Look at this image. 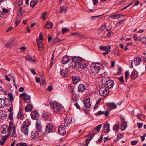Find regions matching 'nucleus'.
I'll return each instance as SVG.
<instances>
[{
    "mask_svg": "<svg viewBox=\"0 0 146 146\" xmlns=\"http://www.w3.org/2000/svg\"><path fill=\"white\" fill-rule=\"evenodd\" d=\"M72 62L70 66H71L73 68H75L77 69L79 68H81L82 63L81 62L82 58L79 57H73L72 58Z\"/></svg>",
    "mask_w": 146,
    "mask_h": 146,
    "instance_id": "1",
    "label": "nucleus"
},
{
    "mask_svg": "<svg viewBox=\"0 0 146 146\" xmlns=\"http://www.w3.org/2000/svg\"><path fill=\"white\" fill-rule=\"evenodd\" d=\"M31 122L28 119H26L23 123L21 129V132L27 135L28 133V127L30 125Z\"/></svg>",
    "mask_w": 146,
    "mask_h": 146,
    "instance_id": "2",
    "label": "nucleus"
},
{
    "mask_svg": "<svg viewBox=\"0 0 146 146\" xmlns=\"http://www.w3.org/2000/svg\"><path fill=\"white\" fill-rule=\"evenodd\" d=\"M13 125V123L11 122L9 125V126L4 125H2L1 128V131L2 133L10 134L11 127Z\"/></svg>",
    "mask_w": 146,
    "mask_h": 146,
    "instance_id": "3",
    "label": "nucleus"
},
{
    "mask_svg": "<svg viewBox=\"0 0 146 146\" xmlns=\"http://www.w3.org/2000/svg\"><path fill=\"white\" fill-rule=\"evenodd\" d=\"M51 108L54 110V112H57L60 111L61 108L60 105L56 102H50L49 103Z\"/></svg>",
    "mask_w": 146,
    "mask_h": 146,
    "instance_id": "4",
    "label": "nucleus"
},
{
    "mask_svg": "<svg viewBox=\"0 0 146 146\" xmlns=\"http://www.w3.org/2000/svg\"><path fill=\"white\" fill-rule=\"evenodd\" d=\"M99 92L100 95L104 96H106L109 93L108 89L104 86L99 89Z\"/></svg>",
    "mask_w": 146,
    "mask_h": 146,
    "instance_id": "5",
    "label": "nucleus"
},
{
    "mask_svg": "<svg viewBox=\"0 0 146 146\" xmlns=\"http://www.w3.org/2000/svg\"><path fill=\"white\" fill-rule=\"evenodd\" d=\"M98 63H96L94 65V64H93V67H92L91 69V72L94 74H96L99 72L100 68L96 65Z\"/></svg>",
    "mask_w": 146,
    "mask_h": 146,
    "instance_id": "6",
    "label": "nucleus"
},
{
    "mask_svg": "<svg viewBox=\"0 0 146 146\" xmlns=\"http://www.w3.org/2000/svg\"><path fill=\"white\" fill-rule=\"evenodd\" d=\"M66 127L65 125H62L58 128V132L59 134L62 135H64L66 133V131L65 129Z\"/></svg>",
    "mask_w": 146,
    "mask_h": 146,
    "instance_id": "7",
    "label": "nucleus"
},
{
    "mask_svg": "<svg viewBox=\"0 0 146 146\" xmlns=\"http://www.w3.org/2000/svg\"><path fill=\"white\" fill-rule=\"evenodd\" d=\"M20 96L21 97H24V100L27 103H29L30 102L31 97L29 95L24 93L21 94Z\"/></svg>",
    "mask_w": 146,
    "mask_h": 146,
    "instance_id": "8",
    "label": "nucleus"
},
{
    "mask_svg": "<svg viewBox=\"0 0 146 146\" xmlns=\"http://www.w3.org/2000/svg\"><path fill=\"white\" fill-rule=\"evenodd\" d=\"M114 85V82L112 80H110L107 81L104 86L108 89L112 88Z\"/></svg>",
    "mask_w": 146,
    "mask_h": 146,
    "instance_id": "9",
    "label": "nucleus"
},
{
    "mask_svg": "<svg viewBox=\"0 0 146 146\" xmlns=\"http://www.w3.org/2000/svg\"><path fill=\"white\" fill-rule=\"evenodd\" d=\"M52 129V125L50 123L47 125L45 130V134H47L50 133Z\"/></svg>",
    "mask_w": 146,
    "mask_h": 146,
    "instance_id": "10",
    "label": "nucleus"
},
{
    "mask_svg": "<svg viewBox=\"0 0 146 146\" xmlns=\"http://www.w3.org/2000/svg\"><path fill=\"white\" fill-rule=\"evenodd\" d=\"M110 124L107 122L105 123L103 127L104 128V132L105 133H108L110 130Z\"/></svg>",
    "mask_w": 146,
    "mask_h": 146,
    "instance_id": "11",
    "label": "nucleus"
},
{
    "mask_svg": "<svg viewBox=\"0 0 146 146\" xmlns=\"http://www.w3.org/2000/svg\"><path fill=\"white\" fill-rule=\"evenodd\" d=\"M39 136V134L38 131H33L31 133V137L32 138H36Z\"/></svg>",
    "mask_w": 146,
    "mask_h": 146,
    "instance_id": "12",
    "label": "nucleus"
},
{
    "mask_svg": "<svg viewBox=\"0 0 146 146\" xmlns=\"http://www.w3.org/2000/svg\"><path fill=\"white\" fill-rule=\"evenodd\" d=\"M84 103L85 106L87 108H89L91 106V102L89 99H85L84 101Z\"/></svg>",
    "mask_w": 146,
    "mask_h": 146,
    "instance_id": "13",
    "label": "nucleus"
},
{
    "mask_svg": "<svg viewBox=\"0 0 146 146\" xmlns=\"http://www.w3.org/2000/svg\"><path fill=\"white\" fill-rule=\"evenodd\" d=\"M70 58L69 57L65 56L62 59V62L63 64H65L68 63L69 61Z\"/></svg>",
    "mask_w": 146,
    "mask_h": 146,
    "instance_id": "14",
    "label": "nucleus"
},
{
    "mask_svg": "<svg viewBox=\"0 0 146 146\" xmlns=\"http://www.w3.org/2000/svg\"><path fill=\"white\" fill-rule=\"evenodd\" d=\"M138 77V72L135 70L133 71L131 75V78L133 79H135Z\"/></svg>",
    "mask_w": 146,
    "mask_h": 146,
    "instance_id": "15",
    "label": "nucleus"
},
{
    "mask_svg": "<svg viewBox=\"0 0 146 146\" xmlns=\"http://www.w3.org/2000/svg\"><path fill=\"white\" fill-rule=\"evenodd\" d=\"M85 86L83 84H80L78 86V90L79 92H83L85 90Z\"/></svg>",
    "mask_w": 146,
    "mask_h": 146,
    "instance_id": "16",
    "label": "nucleus"
},
{
    "mask_svg": "<svg viewBox=\"0 0 146 146\" xmlns=\"http://www.w3.org/2000/svg\"><path fill=\"white\" fill-rule=\"evenodd\" d=\"M37 44L38 47L40 50H43V45L42 44V42L39 40L37 39Z\"/></svg>",
    "mask_w": 146,
    "mask_h": 146,
    "instance_id": "17",
    "label": "nucleus"
},
{
    "mask_svg": "<svg viewBox=\"0 0 146 146\" xmlns=\"http://www.w3.org/2000/svg\"><path fill=\"white\" fill-rule=\"evenodd\" d=\"M53 26V24L51 22L48 21L46 23V25L45 26V28L48 29H51Z\"/></svg>",
    "mask_w": 146,
    "mask_h": 146,
    "instance_id": "18",
    "label": "nucleus"
},
{
    "mask_svg": "<svg viewBox=\"0 0 146 146\" xmlns=\"http://www.w3.org/2000/svg\"><path fill=\"white\" fill-rule=\"evenodd\" d=\"M80 80L79 76H75L72 77L73 82L74 84H76Z\"/></svg>",
    "mask_w": 146,
    "mask_h": 146,
    "instance_id": "19",
    "label": "nucleus"
},
{
    "mask_svg": "<svg viewBox=\"0 0 146 146\" xmlns=\"http://www.w3.org/2000/svg\"><path fill=\"white\" fill-rule=\"evenodd\" d=\"M141 59L139 57L136 58L134 60V62L136 65H138L141 62Z\"/></svg>",
    "mask_w": 146,
    "mask_h": 146,
    "instance_id": "20",
    "label": "nucleus"
},
{
    "mask_svg": "<svg viewBox=\"0 0 146 146\" xmlns=\"http://www.w3.org/2000/svg\"><path fill=\"white\" fill-rule=\"evenodd\" d=\"M64 121L65 123V126H68V125H70L72 124V122L71 120L68 119L67 117L66 118L64 119Z\"/></svg>",
    "mask_w": 146,
    "mask_h": 146,
    "instance_id": "21",
    "label": "nucleus"
},
{
    "mask_svg": "<svg viewBox=\"0 0 146 146\" xmlns=\"http://www.w3.org/2000/svg\"><path fill=\"white\" fill-rule=\"evenodd\" d=\"M127 122L126 121H123L121 123V129L122 130L124 131L125 130L127 127Z\"/></svg>",
    "mask_w": 146,
    "mask_h": 146,
    "instance_id": "22",
    "label": "nucleus"
},
{
    "mask_svg": "<svg viewBox=\"0 0 146 146\" xmlns=\"http://www.w3.org/2000/svg\"><path fill=\"white\" fill-rule=\"evenodd\" d=\"M108 106L111 110L115 109L117 108V106L113 103H109L108 104Z\"/></svg>",
    "mask_w": 146,
    "mask_h": 146,
    "instance_id": "23",
    "label": "nucleus"
},
{
    "mask_svg": "<svg viewBox=\"0 0 146 146\" xmlns=\"http://www.w3.org/2000/svg\"><path fill=\"white\" fill-rule=\"evenodd\" d=\"M33 107L31 105L28 104L25 108V110L26 112L31 111L32 110Z\"/></svg>",
    "mask_w": 146,
    "mask_h": 146,
    "instance_id": "24",
    "label": "nucleus"
},
{
    "mask_svg": "<svg viewBox=\"0 0 146 146\" xmlns=\"http://www.w3.org/2000/svg\"><path fill=\"white\" fill-rule=\"evenodd\" d=\"M5 105L6 104L5 100L0 98V108H3Z\"/></svg>",
    "mask_w": 146,
    "mask_h": 146,
    "instance_id": "25",
    "label": "nucleus"
},
{
    "mask_svg": "<svg viewBox=\"0 0 146 146\" xmlns=\"http://www.w3.org/2000/svg\"><path fill=\"white\" fill-rule=\"evenodd\" d=\"M42 116L44 120H47L49 117V113L48 112H44Z\"/></svg>",
    "mask_w": 146,
    "mask_h": 146,
    "instance_id": "26",
    "label": "nucleus"
},
{
    "mask_svg": "<svg viewBox=\"0 0 146 146\" xmlns=\"http://www.w3.org/2000/svg\"><path fill=\"white\" fill-rule=\"evenodd\" d=\"M13 133L12 134V137H16L17 136L16 133V126L15 125H13Z\"/></svg>",
    "mask_w": 146,
    "mask_h": 146,
    "instance_id": "27",
    "label": "nucleus"
},
{
    "mask_svg": "<svg viewBox=\"0 0 146 146\" xmlns=\"http://www.w3.org/2000/svg\"><path fill=\"white\" fill-rule=\"evenodd\" d=\"M72 35H73L75 36H79V37L80 38H86V37H84V35H80L79 33L77 32H75L74 33H73L72 34Z\"/></svg>",
    "mask_w": 146,
    "mask_h": 146,
    "instance_id": "28",
    "label": "nucleus"
},
{
    "mask_svg": "<svg viewBox=\"0 0 146 146\" xmlns=\"http://www.w3.org/2000/svg\"><path fill=\"white\" fill-rule=\"evenodd\" d=\"M34 112H31V116L33 120L37 119V117L39 116V115H35L33 114Z\"/></svg>",
    "mask_w": 146,
    "mask_h": 146,
    "instance_id": "29",
    "label": "nucleus"
},
{
    "mask_svg": "<svg viewBox=\"0 0 146 146\" xmlns=\"http://www.w3.org/2000/svg\"><path fill=\"white\" fill-rule=\"evenodd\" d=\"M123 135L120 133H119L118 134L117 136V137L116 139L114 140V142H116L119 139L123 137Z\"/></svg>",
    "mask_w": 146,
    "mask_h": 146,
    "instance_id": "30",
    "label": "nucleus"
},
{
    "mask_svg": "<svg viewBox=\"0 0 146 146\" xmlns=\"http://www.w3.org/2000/svg\"><path fill=\"white\" fill-rule=\"evenodd\" d=\"M8 95L9 98V100L10 101L11 103L12 101L13 100V95L11 93H8Z\"/></svg>",
    "mask_w": 146,
    "mask_h": 146,
    "instance_id": "31",
    "label": "nucleus"
},
{
    "mask_svg": "<svg viewBox=\"0 0 146 146\" xmlns=\"http://www.w3.org/2000/svg\"><path fill=\"white\" fill-rule=\"evenodd\" d=\"M61 75L64 77H66L67 75V72L65 71L64 70H62L61 71Z\"/></svg>",
    "mask_w": 146,
    "mask_h": 146,
    "instance_id": "32",
    "label": "nucleus"
},
{
    "mask_svg": "<svg viewBox=\"0 0 146 146\" xmlns=\"http://www.w3.org/2000/svg\"><path fill=\"white\" fill-rule=\"evenodd\" d=\"M16 146H28L25 143L21 142L16 144Z\"/></svg>",
    "mask_w": 146,
    "mask_h": 146,
    "instance_id": "33",
    "label": "nucleus"
},
{
    "mask_svg": "<svg viewBox=\"0 0 146 146\" xmlns=\"http://www.w3.org/2000/svg\"><path fill=\"white\" fill-rule=\"evenodd\" d=\"M138 40L143 43H146V38L143 37L141 38L138 39Z\"/></svg>",
    "mask_w": 146,
    "mask_h": 146,
    "instance_id": "34",
    "label": "nucleus"
},
{
    "mask_svg": "<svg viewBox=\"0 0 146 146\" xmlns=\"http://www.w3.org/2000/svg\"><path fill=\"white\" fill-rule=\"evenodd\" d=\"M60 13H62L63 12H64L65 13H66L67 11V9H66L65 8V7L61 6L60 7Z\"/></svg>",
    "mask_w": 146,
    "mask_h": 146,
    "instance_id": "35",
    "label": "nucleus"
},
{
    "mask_svg": "<svg viewBox=\"0 0 146 146\" xmlns=\"http://www.w3.org/2000/svg\"><path fill=\"white\" fill-rule=\"evenodd\" d=\"M111 47V46H110L108 48V49H107V50L104 53H103L102 54H104V55H106L109 52H110V48Z\"/></svg>",
    "mask_w": 146,
    "mask_h": 146,
    "instance_id": "36",
    "label": "nucleus"
},
{
    "mask_svg": "<svg viewBox=\"0 0 146 146\" xmlns=\"http://www.w3.org/2000/svg\"><path fill=\"white\" fill-rule=\"evenodd\" d=\"M119 125L118 124H115L113 127V130H115L117 132H118V129H119Z\"/></svg>",
    "mask_w": 146,
    "mask_h": 146,
    "instance_id": "37",
    "label": "nucleus"
},
{
    "mask_svg": "<svg viewBox=\"0 0 146 146\" xmlns=\"http://www.w3.org/2000/svg\"><path fill=\"white\" fill-rule=\"evenodd\" d=\"M18 117L19 119L21 120H23L24 119V115L23 114H21L19 112L18 114Z\"/></svg>",
    "mask_w": 146,
    "mask_h": 146,
    "instance_id": "38",
    "label": "nucleus"
},
{
    "mask_svg": "<svg viewBox=\"0 0 146 146\" xmlns=\"http://www.w3.org/2000/svg\"><path fill=\"white\" fill-rule=\"evenodd\" d=\"M37 3V2L34 1H31L30 3V5L32 7H35L36 4Z\"/></svg>",
    "mask_w": 146,
    "mask_h": 146,
    "instance_id": "39",
    "label": "nucleus"
},
{
    "mask_svg": "<svg viewBox=\"0 0 146 146\" xmlns=\"http://www.w3.org/2000/svg\"><path fill=\"white\" fill-rule=\"evenodd\" d=\"M102 126V124L96 126L95 128L94 129V130H96L98 132L99 131Z\"/></svg>",
    "mask_w": 146,
    "mask_h": 146,
    "instance_id": "40",
    "label": "nucleus"
},
{
    "mask_svg": "<svg viewBox=\"0 0 146 146\" xmlns=\"http://www.w3.org/2000/svg\"><path fill=\"white\" fill-rule=\"evenodd\" d=\"M45 79L44 76H42V83H40L41 86L42 85V84L43 85L45 84Z\"/></svg>",
    "mask_w": 146,
    "mask_h": 146,
    "instance_id": "41",
    "label": "nucleus"
},
{
    "mask_svg": "<svg viewBox=\"0 0 146 146\" xmlns=\"http://www.w3.org/2000/svg\"><path fill=\"white\" fill-rule=\"evenodd\" d=\"M69 31V29H66V28H63L62 29V33L64 34L66 32Z\"/></svg>",
    "mask_w": 146,
    "mask_h": 146,
    "instance_id": "42",
    "label": "nucleus"
},
{
    "mask_svg": "<svg viewBox=\"0 0 146 146\" xmlns=\"http://www.w3.org/2000/svg\"><path fill=\"white\" fill-rule=\"evenodd\" d=\"M129 74L128 71H126L125 74V80L126 81H127V78L129 77Z\"/></svg>",
    "mask_w": 146,
    "mask_h": 146,
    "instance_id": "43",
    "label": "nucleus"
},
{
    "mask_svg": "<svg viewBox=\"0 0 146 146\" xmlns=\"http://www.w3.org/2000/svg\"><path fill=\"white\" fill-rule=\"evenodd\" d=\"M47 14L46 12H43L41 16V17L43 19L45 20V17Z\"/></svg>",
    "mask_w": 146,
    "mask_h": 146,
    "instance_id": "44",
    "label": "nucleus"
},
{
    "mask_svg": "<svg viewBox=\"0 0 146 146\" xmlns=\"http://www.w3.org/2000/svg\"><path fill=\"white\" fill-rule=\"evenodd\" d=\"M100 48L101 50H103L105 51L107 50V49H108V48H107V47H104L102 46H100Z\"/></svg>",
    "mask_w": 146,
    "mask_h": 146,
    "instance_id": "45",
    "label": "nucleus"
},
{
    "mask_svg": "<svg viewBox=\"0 0 146 146\" xmlns=\"http://www.w3.org/2000/svg\"><path fill=\"white\" fill-rule=\"evenodd\" d=\"M137 117L140 120H142V118L144 117V115L142 114H138Z\"/></svg>",
    "mask_w": 146,
    "mask_h": 146,
    "instance_id": "46",
    "label": "nucleus"
},
{
    "mask_svg": "<svg viewBox=\"0 0 146 146\" xmlns=\"http://www.w3.org/2000/svg\"><path fill=\"white\" fill-rule=\"evenodd\" d=\"M96 134V133H92L90 135L88 136V137L90 138H91V139L93 137L95 136V134Z\"/></svg>",
    "mask_w": 146,
    "mask_h": 146,
    "instance_id": "47",
    "label": "nucleus"
},
{
    "mask_svg": "<svg viewBox=\"0 0 146 146\" xmlns=\"http://www.w3.org/2000/svg\"><path fill=\"white\" fill-rule=\"evenodd\" d=\"M91 140V138H90L89 137L86 140V146H87L88 144L89 143L90 141Z\"/></svg>",
    "mask_w": 146,
    "mask_h": 146,
    "instance_id": "48",
    "label": "nucleus"
},
{
    "mask_svg": "<svg viewBox=\"0 0 146 146\" xmlns=\"http://www.w3.org/2000/svg\"><path fill=\"white\" fill-rule=\"evenodd\" d=\"M104 112H102L101 111H99L98 112L96 113L95 114V115L96 116H98L99 115H102L103 114H104Z\"/></svg>",
    "mask_w": 146,
    "mask_h": 146,
    "instance_id": "49",
    "label": "nucleus"
},
{
    "mask_svg": "<svg viewBox=\"0 0 146 146\" xmlns=\"http://www.w3.org/2000/svg\"><path fill=\"white\" fill-rule=\"evenodd\" d=\"M106 28V26L105 25H104L101 26L99 29H100L102 31L104 30Z\"/></svg>",
    "mask_w": 146,
    "mask_h": 146,
    "instance_id": "50",
    "label": "nucleus"
},
{
    "mask_svg": "<svg viewBox=\"0 0 146 146\" xmlns=\"http://www.w3.org/2000/svg\"><path fill=\"white\" fill-rule=\"evenodd\" d=\"M9 118L11 120H13V113H10L9 116Z\"/></svg>",
    "mask_w": 146,
    "mask_h": 146,
    "instance_id": "51",
    "label": "nucleus"
},
{
    "mask_svg": "<svg viewBox=\"0 0 146 146\" xmlns=\"http://www.w3.org/2000/svg\"><path fill=\"white\" fill-rule=\"evenodd\" d=\"M119 79L120 81V82L122 83L124 82V80L123 79V76H122L121 77L119 78Z\"/></svg>",
    "mask_w": 146,
    "mask_h": 146,
    "instance_id": "52",
    "label": "nucleus"
},
{
    "mask_svg": "<svg viewBox=\"0 0 146 146\" xmlns=\"http://www.w3.org/2000/svg\"><path fill=\"white\" fill-rule=\"evenodd\" d=\"M138 143L137 141H133L131 142V143L132 145H135L137 144Z\"/></svg>",
    "mask_w": 146,
    "mask_h": 146,
    "instance_id": "53",
    "label": "nucleus"
},
{
    "mask_svg": "<svg viewBox=\"0 0 146 146\" xmlns=\"http://www.w3.org/2000/svg\"><path fill=\"white\" fill-rule=\"evenodd\" d=\"M10 134H7L6 135H5V136H3V139L5 141H6V139L8 137V136H9Z\"/></svg>",
    "mask_w": 146,
    "mask_h": 146,
    "instance_id": "54",
    "label": "nucleus"
},
{
    "mask_svg": "<svg viewBox=\"0 0 146 146\" xmlns=\"http://www.w3.org/2000/svg\"><path fill=\"white\" fill-rule=\"evenodd\" d=\"M19 48L22 52L25 51L26 49V47H21Z\"/></svg>",
    "mask_w": 146,
    "mask_h": 146,
    "instance_id": "55",
    "label": "nucleus"
},
{
    "mask_svg": "<svg viewBox=\"0 0 146 146\" xmlns=\"http://www.w3.org/2000/svg\"><path fill=\"white\" fill-rule=\"evenodd\" d=\"M21 19L20 18L19 19H18V20H16V21L15 23L16 24V26H17L19 24L21 21Z\"/></svg>",
    "mask_w": 146,
    "mask_h": 146,
    "instance_id": "56",
    "label": "nucleus"
},
{
    "mask_svg": "<svg viewBox=\"0 0 146 146\" xmlns=\"http://www.w3.org/2000/svg\"><path fill=\"white\" fill-rule=\"evenodd\" d=\"M27 60L30 62H35V63H36V61L35 60H32V58L30 59H27Z\"/></svg>",
    "mask_w": 146,
    "mask_h": 146,
    "instance_id": "57",
    "label": "nucleus"
},
{
    "mask_svg": "<svg viewBox=\"0 0 146 146\" xmlns=\"http://www.w3.org/2000/svg\"><path fill=\"white\" fill-rule=\"evenodd\" d=\"M10 43H12L11 44L12 46L13 47V46H14L17 44V42L16 41H13L12 42Z\"/></svg>",
    "mask_w": 146,
    "mask_h": 146,
    "instance_id": "58",
    "label": "nucleus"
},
{
    "mask_svg": "<svg viewBox=\"0 0 146 146\" xmlns=\"http://www.w3.org/2000/svg\"><path fill=\"white\" fill-rule=\"evenodd\" d=\"M137 125L138 126V127L139 128H141L143 125V124L141 123H137Z\"/></svg>",
    "mask_w": 146,
    "mask_h": 146,
    "instance_id": "59",
    "label": "nucleus"
},
{
    "mask_svg": "<svg viewBox=\"0 0 146 146\" xmlns=\"http://www.w3.org/2000/svg\"><path fill=\"white\" fill-rule=\"evenodd\" d=\"M12 43H9V44H6L5 45V46L7 48H8L9 47H12L11 44Z\"/></svg>",
    "mask_w": 146,
    "mask_h": 146,
    "instance_id": "60",
    "label": "nucleus"
},
{
    "mask_svg": "<svg viewBox=\"0 0 146 146\" xmlns=\"http://www.w3.org/2000/svg\"><path fill=\"white\" fill-rule=\"evenodd\" d=\"M112 34H113V33L110 32H109L108 33H107V34L106 36L108 37L109 38V37H110L111 36Z\"/></svg>",
    "mask_w": 146,
    "mask_h": 146,
    "instance_id": "61",
    "label": "nucleus"
},
{
    "mask_svg": "<svg viewBox=\"0 0 146 146\" xmlns=\"http://www.w3.org/2000/svg\"><path fill=\"white\" fill-rule=\"evenodd\" d=\"M39 38L41 40H43V36L42 35V33H40Z\"/></svg>",
    "mask_w": 146,
    "mask_h": 146,
    "instance_id": "62",
    "label": "nucleus"
},
{
    "mask_svg": "<svg viewBox=\"0 0 146 146\" xmlns=\"http://www.w3.org/2000/svg\"><path fill=\"white\" fill-rule=\"evenodd\" d=\"M102 100V99L101 98H99L98 99H97L96 102V104H98Z\"/></svg>",
    "mask_w": 146,
    "mask_h": 146,
    "instance_id": "63",
    "label": "nucleus"
},
{
    "mask_svg": "<svg viewBox=\"0 0 146 146\" xmlns=\"http://www.w3.org/2000/svg\"><path fill=\"white\" fill-rule=\"evenodd\" d=\"M5 79L7 80V81H10V79L9 78V77L8 76H7V75H5Z\"/></svg>",
    "mask_w": 146,
    "mask_h": 146,
    "instance_id": "64",
    "label": "nucleus"
}]
</instances>
